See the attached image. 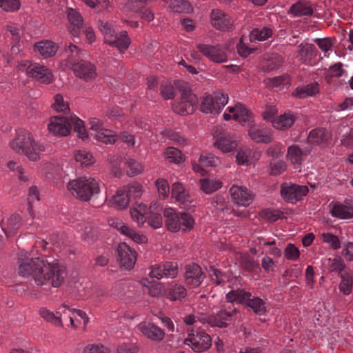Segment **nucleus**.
<instances>
[{"mask_svg":"<svg viewBox=\"0 0 353 353\" xmlns=\"http://www.w3.org/2000/svg\"><path fill=\"white\" fill-rule=\"evenodd\" d=\"M29 77L35 79L38 81L50 84L54 81V75L50 70L39 63H34L29 71Z\"/></svg>","mask_w":353,"mask_h":353,"instance_id":"nucleus-18","label":"nucleus"},{"mask_svg":"<svg viewBox=\"0 0 353 353\" xmlns=\"http://www.w3.org/2000/svg\"><path fill=\"white\" fill-rule=\"evenodd\" d=\"M21 225L20 215L13 214L2 221L1 228L7 236H11L17 233Z\"/></svg>","mask_w":353,"mask_h":353,"instance_id":"nucleus-25","label":"nucleus"},{"mask_svg":"<svg viewBox=\"0 0 353 353\" xmlns=\"http://www.w3.org/2000/svg\"><path fill=\"white\" fill-rule=\"evenodd\" d=\"M235 314V309L230 305L225 309H217L216 305L212 309L207 324L210 327H226Z\"/></svg>","mask_w":353,"mask_h":353,"instance_id":"nucleus-8","label":"nucleus"},{"mask_svg":"<svg viewBox=\"0 0 353 353\" xmlns=\"http://www.w3.org/2000/svg\"><path fill=\"white\" fill-rule=\"evenodd\" d=\"M110 205L117 210H124L130 203V199L125 189L123 187L117 190L115 193L108 199Z\"/></svg>","mask_w":353,"mask_h":353,"instance_id":"nucleus-26","label":"nucleus"},{"mask_svg":"<svg viewBox=\"0 0 353 353\" xmlns=\"http://www.w3.org/2000/svg\"><path fill=\"white\" fill-rule=\"evenodd\" d=\"M163 156L169 162L179 164L184 161L181 152L174 147H168L163 152Z\"/></svg>","mask_w":353,"mask_h":353,"instance_id":"nucleus-42","label":"nucleus"},{"mask_svg":"<svg viewBox=\"0 0 353 353\" xmlns=\"http://www.w3.org/2000/svg\"><path fill=\"white\" fill-rule=\"evenodd\" d=\"M319 91V85L316 83H312L305 86L297 88L293 94L299 98H304L314 96Z\"/></svg>","mask_w":353,"mask_h":353,"instance_id":"nucleus-46","label":"nucleus"},{"mask_svg":"<svg viewBox=\"0 0 353 353\" xmlns=\"http://www.w3.org/2000/svg\"><path fill=\"white\" fill-rule=\"evenodd\" d=\"M200 189L206 194H211L221 188L222 182L216 178H203L199 180Z\"/></svg>","mask_w":353,"mask_h":353,"instance_id":"nucleus-36","label":"nucleus"},{"mask_svg":"<svg viewBox=\"0 0 353 353\" xmlns=\"http://www.w3.org/2000/svg\"><path fill=\"white\" fill-rule=\"evenodd\" d=\"M158 194L160 197L165 199L170 194V187L168 182L164 179H158L155 183Z\"/></svg>","mask_w":353,"mask_h":353,"instance_id":"nucleus-60","label":"nucleus"},{"mask_svg":"<svg viewBox=\"0 0 353 353\" xmlns=\"http://www.w3.org/2000/svg\"><path fill=\"white\" fill-rule=\"evenodd\" d=\"M124 159L127 166L126 174L128 176L133 177L143 172V166L140 162L129 157H125Z\"/></svg>","mask_w":353,"mask_h":353,"instance_id":"nucleus-44","label":"nucleus"},{"mask_svg":"<svg viewBox=\"0 0 353 353\" xmlns=\"http://www.w3.org/2000/svg\"><path fill=\"white\" fill-rule=\"evenodd\" d=\"M10 149L18 154L27 157L30 161H39L41 152H50L51 147L45 142L36 140L27 130L19 129L9 143Z\"/></svg>","mask_w":353,"mask_h":353,"instance_id":"nucleus-2","label":"nucleus"},{"mask_svg":"<svg viewBox=\"0 0 353 353\" xmlns=\"http://www.w3.org/2000/svg\"><path fill=\"white\" fill-rule=\"evenodd\" d=\"M165 294L170 300L177 301L185 298L187 291L183 285L172 283L166 288Z\"/></svg>","mask_w":353,"mask_h":353,"instance_id":"nucleus-37","label":"nucleus"},{"mask_svg":"<svg viewBox=\"0 0 353 353\" xmlns=\"http://www.w3.org/2000/svg\"><path fill=\"white\" fill-rule=\"evenodd\" d=\"M137 328L145 336L152 341H160L165 336L163 330L150 322H141Z\"/></svg>","mask_w":353,"mask_h":353,"instance_id":"nucleus-21","label":"nucleus"},{"mask_svg":"<svg viewBox=\"0 0 353 353\" xmlns=\"http://www.w3.org/2000/svg\"><path fill=\"white\" fill-rule=\"evenodd\" d=\"M121 233L130 238L133 241L139 244H144L148 242L146 236L137 232L135 230L123 224L122 222L115 221L112 223Z\"/></svg>","mask_w":353,"mask_h":353,"instance_id":"nucleus-24","label":"nucleus"},{"mask_svg":"<svg viewBox=\"0 0 353 353\" xmlns=\"http://www.w3.org/2000/svg\"><path fill=\"white\" fill-rule=\"evenodd\" d=\"M251 153L252 150L249 148H241L239 150L236 161L239 165H248L251 162Z\"/></svg>","mask_w":353,"mask_h":353,"instance_id":"nucleus-56","label":"nucleus"},{"mask_svg":"<svg viewBox=\"0 0 353 353\" xmlns=\"http://www.w3.org/2000/svg\"><path fill=\"white\" fill-rule=\"evenodd\" d=\"M331 214L340 219L353 218V203H336L332 206Z\"/></svg>","mask_w":353,"mask_h":353,"instance_id":"nucleus-32","label":"nucleus"},{"mask_svg":"<svg viewBox=\"0 0 353 353\" xmlns=\"http://www.w3.org/2000/svg\"><path fill=\"white\" fill-rule=\"evenodd\" d=\"M324 265L330 272H341L345 267L343 260L338 256L326 259Z\"/></svg>","mask_w":353,"mask_h":353,"instance_id":"nucleus-55","label":"nucleus"},{"mask_svg":"<svg viewBox=\"0 0 353 353\" xmlns=\"http://www.w3.org/2000/svg\"><path fill=\"white\" fill-rule=\"evenodd\" d=\"M99 30L103 34L104 41L106 43L112 42L113 37L117 34L112 26L108 22L101 21L99 24Z\"/></svg>","mask_w":353,"mask_h":353,"instance_id":"nucleus-54","label":"nucleus"},{"mask_svg":"<svg viewBox=\"0 0 353 353\" xmlns=\"http://www.w3.org/2000/svg\"><path fill=\"white\" fill-rule=\"evenodd\" d=\"M94 138L105 144H113L114 143L118 137L116 133L109 129L104 128L103 130H101L98 133H96V136Z\"/></svg>","mask_w":353,"mask_h":353,"instance_id":"nucleus-50","label":"nucleus"},{"mask_svg":"<svg viewBox=\"0 0 353 353\" xmlns=\"http://www.w3.org/2000/svg\"><path fill=\"white\" fill-rule=\"evenodd\" d=\"M249 127L248 136L253 141L257 143H268L272 141V134L269 131L252 123Z\"/></svg>","mask_w":353,"mask_h":353,"instance_id":"nucleus-29","label":"nucleus"},{"mask_svg":"<svg viewBox=\"0 0 353 353\" xmlns=\"http://www.w3.org/2000/svg\"><path fill=\"white\" fill-rule=\"evenodd\" d=\"M141 283L143 287L147 289L148 292L152 296H158L161 294L163 290L166 291L161 283L150 281L148 279H142Z\"/></svg>","mask_w":353,"mask_h":353,"instance_id":"nucleus-41","label":"nucleus"},{"mask_svg":"<svg viewBox=\"0 0 353 353\" xmlns=\"http://www.w3.org/2000/svg\"><path fill=\"white\" fill-rule=\"evenodd\" d=\"M39 314L46 321L52 324L54 326L63 327L62 316L59 313V308L56 314L47 307H41L39 310Z\"/></svg>","mask_w":353,"mask_h":353,"instance_id":"nucleus-35","label":"nucleus"},{"mask_svg":"<svg viewBox=\"0 0 353 353\" xmlns=\"http://www.w3.org/2000/svg\"><path fill=\"white\" fill-rule=\"evenodd\" d=\"M214 296L210 298L202 297L201 300L199 302L195 312L196 318L203 324H205L210 317L212 309L215 307V303L212 302Z\"/></svg>","mask_w":353,"mask_h":353,"instance_id":"nucleus-20","label":"nucleus"},{"mask_svg":"<svg viewBox=\"0 0 353 353\" xmlns=\"http://www.w3.org/2000/svg\"><path fill=\"white\" fill-rule=\"evenodd\" d=\"M197 103V97L190 90H185L181 98L172 105L173 111L181 115L190 114L194 112Z\"/></svg>","mask_w":353,"mask_h":353,"instance_id":"nucleus-9","label":"nucleus"},{"mask_svg":"<svg viewBox=\"0 0 353 353\" xmlns=\"http://www.w3.org/2000/svg\"><path fill=\"white\" fill-rule=\"evenodd\" d=\"M48 130L53 137H67L70 133V117L53 116L50 119Z\"/></svg>","mask_w":353,"mask_h":353,"instance_id":"nucleus-12","label":"nucleus"},{"mask_svg":"<svg viewBox=\"0 0 353 353\" xmlns=\"http://www.w3.org/2000/svg\"><path fill=\"white\" fill-rule=\"evenodd\" d=\"M123 188L125 189L129 198L130 196L139 198L143 192V186L137 182H133L128 185L123 186Z\"/></svg>","mask_w":353,"mask_h":353,"instance_id":"nucleus-58","label":"nucleus"},{"mask_svg":"<svg viewBox=\"0 0 353 353\" xmlns=\"http://www.w3.org/2000/svg\"><path fill=\"white\" fill-rule=\"evenodd\" d=\"M54 111L58 113L68 114L70 111V103L61 94H56L54 96L53 102L51 105Z\"/></svg>","mask_w":353,"mask_h":353,"instance_id":"nucleus-40","label":"nucleus"},{"mask_svg":"<svg viewBox=\"0 0 353 353\" xmlns=\"http://www.w3.org/2000/svg\"><path fill=\"white\" fill-rule=\"evenodd\" d=\"M272 36V30L269 27H263L261 28H254L250 32V41H265Z\"/></svg>","mask_w":353,"mask_h":353,"instance_id":"nucleus-47","label":"nucleus"},{"mask_svg":"<svg viewBox=\"0 0 353 353\" xmlns=\"http://www.w3.org/2000/svg\"><path fill=\"white\" fill-rule=\"evenodd\" d=\"M160 204L157 202L152 203L149 206V211L146 217L148 225L154 229H159L163 225V219L160 211Z\"/></svg>","mask_w":353,"mask_h":353,"instance_id":"nucleus-28","label":"nucleus"},{"mask_svg":"<svg viewBox=\"0 0 353 353\" xmlns=\"http://www.w3.org/2000/svg\"><path fill=\"white\" fill-rule=\"evenodd\" d=\"M164 223L167 230L171 232L188 233L195 225L194 217L187 212H178L176 209L166 207L163 210Z\"/></svg>","mask_w":353,"mask_h":353,"instance_id":"nucleus-4","label":"nucleus"},{"mask_svg":"<svg viewBox=\"0 0 353 353\" xmlns=\"http://www.w3.org/2000/svg\"><path fill=\"white\" fill-rule=\"evenodd\" d=\"M341 281L339 284V290L345 295L352 292L353 286V274L351 272H343L341 274Z\"/></svg>","mask_w":353,"mask_h":353,"instance_id":"nucleus-45","label":"nucleus"},{"mask_svg":"<svg viewBox=\"0 0 353 353\" xmlns=\"http://www.w3.org/2000/svg\"><path fill=\"white\" fill-rule=\"evenodd\" d=\"M270 171L272 175H279L282 174L287 168L286 163L283 161L273 160L270 163Z\"/></svg>","mask_w":353,"mask_h":353,"instance_id":"nucleus-64","label":"nucleus"},{"mask_svg":"<svg viewBox=\"0 0 353 353\" xmlns=\"http://www.w3.org/2000/svg\"><path fill=\"white\" fill-rule=\"evenodd\" d=\"M73 125L74 131L77 134L78 137L84 140L88 138V134L86 130L83 121L80 119L75 115L70 117V126Z\"/></svg>","mask_w":353,"mask_h":353,"instance_id":"nucleus-48","label":"nucleus"},{"mask_svg":"<svg viewBox=\"0 0 353 353\" xmlns=\"http://www.w3.org/2000/svg\"><path fill=\"white\" fill-rule=\"evenodd\" d=\"M251 296L250 293L240 289L231 290L226 294V299L230 303H245L248 299Z\"/></svg>","mask_w":353,"mask_h":353,"instance_id":"nucleus-49","label":"nucleus"},{"mask_svg":"<svg viewBox=\"0 0 353 353\" xmlns=\"http://www.w3.org/2000/svg\"><path fill=\"white\" fill-rule=\"evenodd\" d=\"M308 188L306 185L285 183L281 186V194L285 201L296 203L302 200L303 196L308 193Z\"/></svg>","mask_w":353,"mask_h":353,"instance_id":"nucleus-11","label":"nucleus"},{"mask_svg":"<svg viewBox=\"0 0 353 353\" xmlns=\"http://www.w3.org/2000/svg\"><path fill=\"white\" fill-rule=\"evenodd\" d=\"M290 12L294 17L309 16L313 13V8L310 1L300 0L291 6Z\"/></svg>","mask_w":353,"mask_h":353,"instance_id":"nucleus-34","label":"nucleus"},{"mask_svg":"<svg viewBox=\"0 0 353 353\" xmlns=\"http://www.w3.org/2000/svg\"><path fill=\"white\" fill-rule=\"evenodd\" d=\"M59 46L52 41L43 40L34 44V50L43 58H48L56 54Z\"/></svg>","mask_w":353,"mask_h":353,"instance_id":"nucleus-30","label":"nucleus"},{"mask_svg":"<svg viewBox=\"0 0 353 353\" xmlns=\"http://www.w3.org/2000/svg\"><path fill=\"white\" fill-rule=\"evenodd\" d=\"M60 67L63 70L72 69L77 77L85 81H91L97 77L96 68L87 61L81 60L75 62L73 58H69L61 62Z\"/></svg>","mask_w":353,"mask_h":353,"instance_id":"nucleus-6","label":"nucleus"},{"mask_svg":"<svg viewBox=\"0 0 353 353\" xmlns=\"http://www.w3.org/2000/svg\"><path fill=\"white\" fill-rule=\"evenodd\" d=\"M295 121L296 116L291 112H288L272 120V124L274 128L282 130L290 128Z\"/></svg>","mask_w":353,"mask_h":353,"instance_id":"nucleus-33","label":"nucleus"},{"mask_svg":"<svg viewBox=\"0 0 353 353\" xmlns=\"http://www.w3.org/2000/svg\"><path fill=\"white\" fill-rule=\"evenodd\" d=\"M214 145L222 152L229 153L237 148L238 141L235 135L227 132H219L214 136Z\"/></svg>","mask_w":353,"mask_h":353,"instance_id":"nucleus-14","label":"nucleus"},{"mask_svg":"<svg viewBox=\"0 0 353 353\" xmlns=\"http://www.w3.org/2000/svg\"><path fill=\"white\" fill-rule=\"evenodd\" d=\"M148 211L149 207L146 204L143 203H134L130 208V217L138 227H142L146 222V214H148Z\"/></svg>","mask_w":353,"mask_h":353,"instance_id":"nucleus-23","label":"nucleus"},{"mask_svg":"<svg viewBox=\"0 0 353 353\" xmlns=\"http://www.w3.org/2000/svg\"><path fill=\"white\" fill-rule=\"evenodd\" d=\"M18 273L24 278L31 277L39 287L59 288L65 281L66 268L58 259L50 257H30L21 253L18 259Z\"/></svg>","mask_w":353,"mask_h":353,"instance_id":"nucleus-1","label":"nucleus"},{"mask_svg":"<svg viewBox=\"0 0 353 353\" xmlns=\"http://www.w3.org/2000/svg\"><path fill=\"white\" fill-rule=\"evenodd\" d=\"M210 23L217 30L225 31L232 28L233 20L222 10L214 9L210 14Z\"/></svg>","mask_w":353,"mask_h":353,"instance_id":"nucleus-17","label":"nucleus"},{"mask_svg":"<svg viewBox=\"0 0 353 353\" xmlns=\"http://www.w3.org/2000/svg\"><path fill=\"white\" fill-rule=\"evenodd\" d=\"M81 280L79 285L77 284L76 288L81 296H88L90 294L92 283L88 279L84 278Z\"/></svg>","mask_w":353,"mask_h":353,"instance_id":"nucleus-61","label":"nucleus"},{"mask_svg":"<svg viewBox=\"0 0 353 353\" xmlns=\"http://www.w3.org/2000/svg\"><path fill=\"white\" fill-rule=\"evenodd\" d=\"M307 141L312 144L323 143L326 141V134L323 130H313L310 132L307 137Z\"/></svg>","mask_w":353,"mask_h":353,"instance_id":"nucleus-57","label":"nucleus"},{"mask_svg":"<svg viewBox=\"0 0 353 353\" xmlns=\"http://www.w3.org/2000/svg\"><path fill=\"white\" fill-rule=\"evenodd\" d=\"M203 273L199 265L192 263L186 265L185 279L188 285L192 288L198 287L203 282Z\"/></svg>","mask_w":353,"mask_h":353,"instance_id":"nucleus-19","label":"nucleus"},{"mask_svg":"<svg viewBox=\"0 0 353 353\" xmlns=\"http://www.w3.org/2000/svg\"><path fill=\"white\" fill-rule=\"evenodd\" d=\"M67 17L70 23V32L74 37H78L83 22L81 15L75 9L69 8L67 10Z\"/></svg>","mask_w":353,"mask_h":353,"instance_id":"nucleus-27","label":"nucleus"},{"mask_svg":"<svg viewBox=\"0 0 353 353\" xmlns=\"http://www.w3.org/2000/svg\"><path fill=\"white\" fill-rule=\"evenodd\" d=\"M19 0H0V8L6 12H14L20 8Z\"/></svg>","mask_w":353,"mask_h":353,"instance_id":"nucleus-62","label":"nucleus"},{"mask_svg":"<svg viewBox=\"0 0 353 353\" xmlns=\"http://www.w3.org/2000/svg\"><path fill=\"white\" fill-rule=\"evenodd\" d=\"M74 157L75 161L83 167L91 166L95 162L92 154L86 150H79L76 151Z\"/></svg>","mask_w":353,"mask_h":353,"instance_id":"nucleus-43","label":"nucleus"},{"mask_svg":"<svg viewBox=\"0 0 353 353\" xmlns=\"http://www.w3.org/2000/svg\"><path fill=\"white\" fill-rule=\"evenodd\" d=\"M257 314L263 315L266 312L265 303L260 298H248L245 303Z\"/></svg>","mask_w":353,"mask_h":353,"instance_id":"nucleus-52","label":"nucleus"},{"mask_svg":"<svg viewBox=\"0 0 353 353\" xmlns=\"http://www.w3.org/2000/svg\"><path fill=\"white\" fill-rule=\"evenodd\" d=\"M228 112L223 114L225 121L233 119L240 123L243 126H250L254 122L252 114L241 103H236L234 106L227 108Z\"/></svg>","mask_w":353,"mask_h":353,"instance_id":"nucleus-7","label":"nucleus"},{"mask_svg":"<svg viewBox=\"0 0 353 353\" xmlns=\"http://www.w3.org/2000/svg\"><path fill=\"white\" fill-rule=\"evenodd\" d=\"M184 343L191 347L195 352H203L208 350L212 345L210 336L203 331L189 333L185 339Z\"/></svg>","mask_w":353,"mask_h":353,"instance_id":"nucleus-10","label":"nucleus"},{"mask_svg":"<svg viewBox=\"0 0 353 353\" xmlns=\"http://www.w3.org/2000/svg\"><path fill=\"white\" fill-rule=\"evenodd\" d=\"M117 253L121 267L127 270L132 269L134 267L137 261V254L127 243H119Z\"/></svg>","mask_w":353,"mask_h":353,"instance_id":"nucleus-16","label":"nucleus"},{"mask_svg":"<svg viewBox=\"0 0 353 353\" xmlns=\"http://www.w3.org/2000/svg\"><path fill=\"white\" fill-rule=\"evenodd\" d=\"M260 216L270 222H275L283 216V213L278 210L265 209L261 211Z\"/></svg>","mask_w":353,"mask_h":353,"instance_id":"nucleus-59","label":"nucleus"},{"mask_svg":"<svg viewBox=\"0 0 353 353\" xmlns=\"http://www.w3.org/2000/svg\"><path fill=\"white\" fill-rule=\"evenodd\" d=\"M198 49L204 56L214 62L222 63L227 60L225 52L217 46L199 44Z\"/></svg>","mask_w":353,"mask_h":353,"instance_id":"nucleus-22","label":"nucleus"},{"mask_svg":"<svg viewBox=\"0 0 353 353\" xmlns=\"http://www.w3.org/2000/svg\"><path fill=\"white\" fill-rule=\"evenodd\" d=\"M264 82L267 86L276 88L277 90H280L289 85L290 79L288 76H281L267 79L264 81Z\"/></svg>","mask_w":353,"mask_h":353,"instance_id":"nucleus-51","label":"nucleus"},{"mask_svg":"<svg viewBox=\"0 0 353 353\" xmlns=\"http://www.w3.org/2000/svg\"><path fill=\"white\" fill-rule=\"evenodd\" d=\"M108 44L116 47L120 52H124L130 44V39L126 31H121L113 37L112 42Z\"/></svg>","mask_w":353,"mask_h":353,"instance_id":"nucleus-38","label":"nucleus"},{"mask_svg":"<svg viewBox=\"0 0 353 353\" xmlns=\"http://www.w3.org/2000/svg\"><path fill=\"white\" fill-rule=\"evenodd\" d=\"M228 96L221 92L205 94L200 102V110L207 114L218 115L228 103Z\"/></svg>","mask_w":353,"mask_h":353,"instance_id":"nucleus-5","label":"nucleus"},{"mask_svg":"<svg viewBox=\"0 0 353 353\" xmlns=\"http://www.w3.org/2000/svg\"><path fill=\"white\" fill-rule=\"evenodd\" d=\"M67 190L74 197L83 201L101 192L100 181L90 175L80 176L70 179L66 184Z\"/></svg>","mask_w":353,"mask_h":353,"instance_id":"nucleus-3","label":"nucleus"},{"mask_svg":"<svg viewBox=\"0 0 353 353\" xmlns=\"http://www.w3.org/2000/svg\"><path fill=\"white\" fill-rule=\"evenodd\" d=\"M170 8L173 12L179 13H190L192 11V7L187 0H172Z\"/></svg>","mask_w":353,"mask_h":353,"instance_id":"nucleus-53","label":"nucleus"},{"mask_svg":"<svg viewBox=\"0 0 353 353\" xmlns=\"http://www.w3.org/2000/svg\"><path fill=\"white\" fill-rule=\"evenodd\" d=\"M199 161L205 167H214L219 163V158L212 154H201Z\"/></svg>","mask_w":353,"mask_h":353,"instance_id":"nucleus-63","label":"nucleus"},{"mask_svg":"<svg viewBox=\"0 0 353 353\" xmlns=\"http://www.w3.org/2000/svg\"><path fill=\"white\" fill-rule=\"evenodd\" d=\"M310 152V149H301L298 145H290L287 152V160L292 164H300L303 161L304 157Z\"/></svg>","mask_w":353,"mask_h":353,"instance_id":"nucleus-31","label":"nucleus"},{"mask_svg":"<svg viewBox=\"0 0 353 353\" xmlns=\"http://www.w3.org/2000/svg\"><path fill=\"white\" fill-rule=\"evenodd\" d=\"M172 198L179 203L180 207L185 210H193L195 208L194 199L185 189L181 183L174 182L172 186Z\"/></svg>","mask_w":353,"mask_h":353,"instance_id":"nucleus-13","label":"nucleus"},{"mask_svg":"<svg viewBox=\"0 0 353 353\" xmlns=\"http://www.w3.org/2000/svg\"><path fill=\"white\" fill-rule=\"evenodd\" d=\"M74 308L70 307L65 305H61L59 307V313L62 316V322L65 320L64 316H67L69 324L67 325L72 329H77L81 324V321L77 319L76 315L73 313Z\"/></svg>","mask_w":353,"mask_h":353,"instance_id":"nucleus-39","label":"nucleus"},{"mask_svg":"<svg viewBox=\"0 0 353 353\" xmlns=\"http://www.w3.org/2000/svg\"><path fill=\"white\" fill-rule=\"evenodd\" d=\"M232 200L239 206L247 207L254 200L253 193L246 187L239 185H233L230 189Z\"/></svg>","mask_w":353,"mask_h":353,"instance_id":"nucleus-15","label":"nucleus"}]
</instances>
